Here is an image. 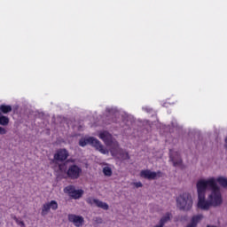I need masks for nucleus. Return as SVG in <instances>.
Wrapping results in <instances>:
<instances>
[{
    "label": "nucleus",
    "mask_w": 227,
    "mask_h": 227,
    "mask_svg": "<svg viewBox=\"0 0 227 227\" xmlns=\"http://www.w3.org/2000/svg\"><path fill=\"white\" fill-rule=\"evenodd\" d=\"M198 182L204 184V193L207 192V189L211 191L207 200H209L212 207H221L223 205V195L221 194V188L215 183V177L200 179Z\"/></svg>",
    "instance_id": "obj_1"
},
{
    "label": "nucleus",
    "mask_w": 227,
    "mask_h": 227,
    "mask_svg": "<svg viewBox=\"0 0 227 227\" xmlns=\"http://www.w3.org/2000/svg\"><path fill=\"white\" fill-rule=\"evenodd\" d=\"M197 192H198V203L197 208L200 210H204L207 212L210 210L212 206V202H210L209 199L205 198V183L197 182Z\"/></svg>",
    "instance_id": "obj_2"
},
{
    "label": "nucleus",
    "mask_w": 227,
    "mask_h": 227,
    "mask_svg": "<svg viewBox=\"0 0 227 227\" xmlns=\"http://www.w3.org/2000/svg\"><path fill=\"white\" fill-rule=\"evenodd\" d=\"M176 201L177 208L183 212H189V210L192 208V205H194L192 195H191L189 192H184L180 194L176 198Z\"/></svg>",
    "instance_id": "obj_3"
},
{
    "label": "nucleus",
    "mask_w": 227,
    "mask_h": 227,
    "mask_svg": "<svg viewBox=\"0 0 227 227\" xmlns=\"http://www.w3.org/2000/svg\"><path fill=\"white\" fill-rule=\"evenodd\" d=\"M59 168L61 173H66L70 180H77L82 175V168L75 164L70 165L67 169V164L63 163L59 166Z\"/></svg>",
    "instance_id": "obj_4"
},
{
    "label": "nucleus",
    "mask_w": 227,
    "mask_h": 227,
    "mask_svg": "<svg viewBox=\"0 0 227 227\" xmlns=\"http://www.w3.org/2000/svg\"><path fill=\"white\" fill-rule=\"evenodd\" d=\"M79 145L82 147L86 146L87 145H90V146H93L96 150H98V152L103 153V155H107V153H109V151L104 148V145H102L100 141L93 137L80 139Z\"/></svg>",
    "instance_id": "obj_5"
},
{
    "label": "nucleus",
    "mask_w": 227,
    "mask_h": 227,
    "mask_svg": "<svg viewBox=\"0 0 227 227\" xmlns=\"http://www.w3.org/2000/svg\"><path fill=\"white\" fill-rule=\"evenodd\" d=\"M99 137L104 141L106 146H110V153L112 155H116L118 150V141L113 137L109 131H103L99 133Z\"/></svg>",
    "instance_id": "obj_6"
},
{
    "label": "nucleus",
    "mask_w": 227,
    "mask_h": 227,
    "mask_svg": "<svg viewBox=\"0 0 227 227\" xmlns=\"http://www.w3.org/2000/svg\"><path fill=\"white\" fill-rule=\"evenodd\" d=\"M64 192L67 194H69L71 198H74V200H79V198L82 197V194L84 192L82 190H75V187L74 185H68L64 189Z\"/></svg>",
    "instance_id": "obj_7"
},
{
    "label": "nucleus",
    "mask_w": 227,
    "mask_h": 227,
    "mask_svg": "<svg viewBox=\"0 0 227 227\" xmlns=\"http://www.w3.org/2000/svg\"><path fill=\"white\" fill-rule=\"evenodd\" d=\"M140 176L145 178L146 180H155L156 178H160L162 176V172H153L150 169L141 170Z\"/></svg>",
    "instance_id": "obj_8"
},
{
    "label": "nucleus",
    "mask_w": 227,
    "mask_h": 227,
    "mask_svg": "<svg viewBox=\"0 0 227 227\" xmlns=\"http://www.w3.org/2000/svg\"><path fill=\"white\" fill-rule=\"evenodd\" d=\"M86 203H88V205H91V207L95 205V207H98V208H102L103 210H109V205L98 199L89 197L86 199Z\"/></svg>",
    "instance_id": "obj_9"
},
{
    "label": "nucleus",
    "mask_w": 227,
    "mask_h": 227,
    "mask_svg": "<svg viewBox=\"0 0 227 227\" xmlns=\"http://www.w3.org/2000/svg\"><path fill=\"white\" fill-rule=\"evenodd\" d=\"M69 223H72L75 227H81L84 225V217L75 214H69L67 215Z\"/></svg>",
    "instance_id": "obj_10"
},
{
    "label": "nucleus",
    "mask_w": 227,
    "mask_h": 227,
    "mask_svg": "<svg viewBox=\"0 0 227 227\" xmlns=\"http://www.w3.org/2000/svg\"><path fill=\"white\" fill-rule=\"evenodd\" d=\"M169 159H170L171 162H173V166L175 168H176V166L182 165V157H180V153L178 152L170 150Z\"/></svg>",
    "instance_id": "obj_11"
},
{
    "label": "nucleus",
    "mask_w": 227,
    "mask_h": 227,
    "mask_svg": "<svg viewBox=\"0 0 227 227\" xmlns=\"http://www.w3.org/2000/svg\"><path fill=\"white\" fill-rule=\"evenodd\" d=\"M171 219H173V214L167 212L160 218L158 224L153 227H164L168 223H170Z\"/></svg>",
    "instance_id": "obj_12"
},
{
    "label": "nucleus",
    "mask_w": 227,
    "mask_h": 227,
    "mask_svg": "<svg viewBox=\"0 0 227 227\" xmlns=\"http://www.w3.org/2000/svg\"><path fill=\"white\" fill-rule=\"evenodd\" d=\"M69 155L70 154L67 149H59L54 154V160L59 162H63V160H67V159H68Z\"/></svg>",
    "instance_id": "obj_13"
},
{
    "label": "nucleus",
    "mask_w": 227,
    "mask_h": 227,
    "mask_svg": "<svg viewBox=\"0 0 227 227\" xmlns=\"http://www.w3.org/2000/svg\"><path fill=\"white\" fill-rule=\"evenodd\" d=\"M113 157H117L118 159H121V160H129L130 159V156L129 155V153L123 151V149L120 148V145L117 144V150L115 154H112Z\"/></svg>",
    "instance_id": "obj_14"
},
{
    "label": "nucleus",
    "mask_w": 227,
    "mask_h": 227,
    "mask_svg": "<svg viewBox=\"0 0 227 227\" xmlns=\"http://www.w3.org/2000/svg\"><path fill=\"white\" fill-rule=\"evenodd\" d=\"M106 113L107 118H111L112 121H116V120H114V116H118V114H120L116 108H106Z\"/></svg>",
    "instance_id": "obj_15"
},
{
    "label": "nucleus",
    "mask_w": 227,
    "mask_h": 227,
    "mask_svg": "<svg viewBox=\"0 0 227 227\" xmlns=\"http://www.w3.org/2000/svg\"><path fill=\"white\" fill-rule=\"evenodd\" d=\"M219 184L221 187L223 189H227V178L224 176H219L217 179H215V184Z\"/></svg>",
    "instance_id": "obj_16"
},
{
    "label": "nucleus",
    "mask_w": 227,
    "mask_h": 227,
    "mask_svg": "<svg viewBox=\"0 0 227 227\" xmlns=\"http://www.w3.org/2000/svg\"><path fill=\"white\" fill-rule=\"evenodd\" d=\"M0 111L4 114H8V113H12V106L10 105H1Z\"/></svg>",
    "instance_id": "obj_17"
},
{
    "label": "nucleus",
    "mask_w": 227,
    "mask_h": 227,
    "mask_svg": "<svg viewBox=\"0 0 227 227\" xmlns=\"http://www.w3.org/2000/svg\"><path fill=\"white\" fill-rule=\"evenodd\" d=\"M8 123H10V119L8 117L3 115V114H1V112H0V125L6 127V125H8Z\"/></svg>",
    "instance_id": "obj_18"
},
{
    "label": "nucleus",
    "mask_w": 227,
    "mask_h": 227,
    "mask_svg": "<svg viewBox=\"0 0 227 227\" xmlns=\"http://www.w3.org/2000/svg\"><path fill=\"white\" fill-rule=\"evenodd\" d=\"M103 173L105 176H113V169L111 168V167H109V165H106L103 168Z\"/></svg>",
    "instance_id": "obj_19"
},
{
    "label": "nucleus",
    "mask_w": 227,
    "mask_h": 227,
    "mask_svg": "<svg viewBox=\"0 0 227 227\" xmlns=\"http://www.w3.org/2000/svg\"><path fill=\"white\" fill-rule=\"evenodd\" d=\"M49 212H51L49 205H47V203H44L42 207L41 215H43V217H45V215H47Z\"/></svg>",
    "instance_id": "obj_20"
},
{
    "label": "nucleus",
    "mask_w": 227,
    "mask_h": 227,
    "mask_svg": "<svg viewBox=\"0 0 227 227\" xmlns=\"http://www.w3.org/2000/svg\"><path fill=\"white\" fill-rule=\"evenodd\" d=\"M46 205L49 206L50 210H58V202L56 200L46 202Z\"/></svg>",
    "instance_id": "obj_21"
},
{
    "label": "nucleus",
    "mask_w": 227,
    "mask_h": 227,
    "mask_svg": "<svg viewBox=\"0 0 227 227\" xmlns=\"http://www.w3.org/2000/svg\"><path fill=\"white\" fill-rule=\"evenodd\" d=\"M94 222H95L97 224H102L103 220H102L101 217L98 216V217H95V218H94Z\"/></svg>",
    "instance_id": "obj_22"
},
{
    "label": "nucleus",
    "mask_w": 227,
    "mask_h": 227,
    "mask_svg": "<svg viewBox=\"0 0 227 227\" xmlns=\"http://www.w3.org/2000/svg\"><path fill=\"white\" fill-rule=\"evenodd\" d=\"M137 189H139V187H143V183L142 182H137L133 184Z\"/></svg>",
    "instance_id": "obj_23"
},
{
    "label": "nucleus",
    "mask_w": 227,
    "mask_h": 227,
    "mask_svg": "<svg viewBox=\"0 0 227 227\" xmlns=\"http://www.w3.org/2000/svg\"><path fill=\"white\" fill-rule=\"evenodd\" d=\"M0 134L1 135L6 134V129L3 127H0Z\"/></svg>",
    "instance_id": "obj_24"
},
{
    "label": "nucleus",
    "mask_w": 227,
    "mask_h": 227,
    "mask_svg": "<svg viewBox=\"0 0 227 227\" xmlns=\"http://www.w3.org/2000/svg\"><path fill=\"white\" fill-rule=\"evenodd\" d=\"M20 224L21 226H24V222H20Z\"/></svg>",
    "instance_id": "obj_25"
},
{
    "label": "nucleus",
    "mask_w": 227,
    "mask_h": 227,
    "mask_svg": "<svg viewBox=\"0 0 227 227\" xmlns=\"http://www.w3.org/2000/svg\"><path fill=\"white\" fill-rule=\"evenodd\" d=\"M225 143L227 144V137H225Z\"/></svg>",
    "instance_id": "obj_26"
}]
</instances>
